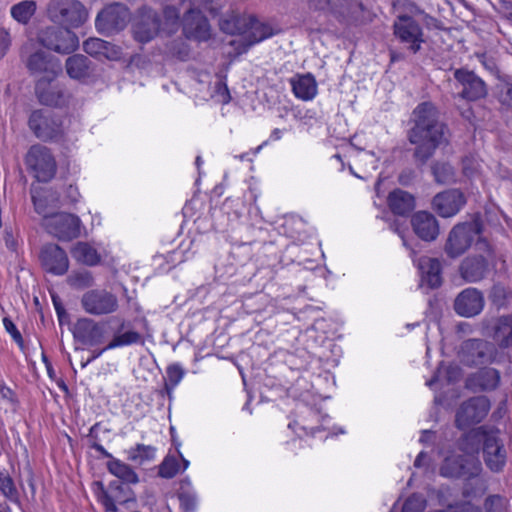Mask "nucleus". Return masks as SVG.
Wrapping results in <instances>:
<instances>
[{
    "label": "nucleus",
    "instance_id": "8fccbe9b",
    "mask_svg": "<svg viewBox=\"0 0 512 512\" xmlns=\"http://www.w3.org/2000/svg\"><path fill=\"white\" fill-rule=\"evenodd\" d=\"M346 0H310L309 8L324 14L340 16L344 14Z\"/></svg>",
    "mask_w": 512,
    "mask_h": 512
},
{
    "label": "nucleus",
    "instance_id": "39448f33",
    "mask_svg": "<svg viewBox=\"0 0 512 512\" xmlns=\"http://www.w3.org/2000/svg\"><path fill=\"white\" fill-rule=\"evenodd\" d=\"M221 30L229 34H239V40L231 41L234 44L240 42L242 47L240 52H245L252 45L259 43L272 36L269 26L257 21L254 18L232 17L224 19L220 23Z\"/></svg>",
    "mask_w": 512,
    "mask_h": 512
},
{
    "label": "nucleus",
    "instance_id": "f704fd0d",
    "mask_svg": "<svg viewBox=\"0 0 512 512\" xmlns=\"http://www.w3.org/2000/svg\"><path fill=\"white\" fill-rule=\"evenodd\" d=\"M415 234L424 241H433L439 234V225L436 218L429 212L419 211L411 220Z\"/></svg>",
    "mask_w": 512,
    "mask_h": 512
},
{
    "label": "nucleus",
    "instance_id": "5701e85b",
    "mask_svg": "<svg viewBox=\"0 0 512 512\" xmlns=\"http://www.w3.org/2000/svg\"><path fill=\"white\" fill-rule=\"evenodd\" d=\"M130 482H113L109 488H105L103 482H94L95 492L100 503L104 506L106 512H117L115 505L125 503L130 500Z\"/></svg>",
    "mask_w": 512,
    "mask_h": 512
},
{
    "label": "nucleus",
    "instance_id": "5fc2aeb1",
    "mask_svg": "<svg viewBox=\"0 0 512 512\" xmlns=\"http://www.w3.org/2000/svg\"><path fill=\"white\" fill-rule=\"evenodd\" d=\"M67 283L74 289H85L94 284V278L90 271H74L67 277Z\"/></svg>",
    "mask_w": 512,
    "mask_h": 512
},
{
    "label": "nucleus",
    "instance_id": "680f3d73",
    "mask_svg": "<svg viewBox=\"0 0 512 512\" xmlns=\"http://www.w3.org/2000/svg\"><path fill=\"white\" fill-rule=\"evenodd\" d=\"M424 508V502L416 495H412L404 502L401 512H422Z\"/></svg>",
    "mask_w": 512,
    "mask_h": 512
},
{
    "label": "nucleus",
    "instance_id": "412c9836",
    "mask_svg": "<svg viewBox=\"0 0 512 512\" xmlns=\"http://www.w3.org/2000/svg\"><path fill=\"white\" fill-rule=\"evenodd\" d=\"M394 34L401 43L414 53L421 46L423 40V32L420 25L410 16L399 15L394 22Z\"/></svg>",
    "mask_w": 512,
    "mask_h": 512
},
{
    "label": "nucleus",
    "instance_id": "37998d69",
    "mask_svg": "<svg viewBox=\"0 0 512 512\" xmlns=\"http://www.w3.org/2000/svg\"><path fill=\"white\" fill-rule=\"evenodd\" d=\"M388 205L394 214L404 216L415 208V199L410 193L395 189L389 193Z\"/></svg>",
    "mask_w": 512,
    "mask_h": 512
},
{
    "label": "nucleus",
    "instance_id": "bf43d9fd",
    "mask_svg": "<svg viewBox=\"0 0 512 512\" xmlns=\"http://www.w3.org/2000/svg\"><path fill=\"white\" fill-rule=\"evenodd\" d=\"M505 505L506 500L500 495H490L484 503L486 512H504Z\"/></svg>",
    "mask_w": 512,
    "mask_h": 512
},
{
    "label": "nucleus",
    "instance_id": "e433bc0d",
    "mask_svg": "<svg viewBox=\"0 0 512 512\" xmlns=\"http://www.w3.org/2000/svg\"><path fill=\"white\" fill-rule=\"evenodd\" d=\"M55 79H38L35 92L40 103L48 106L64 104L63 89L54 82Z\"/></svg>",
    "mask_w": 512,
    "mask_h": 512
},
{
    "label": "nucleus",
    "instance_id": "f8f14e48",
    "mask_svg": "<svg viewBox=\"0 0 512 512\" xmlns=\"http://www.w3.org/2000/svg\"><path fill=\"white\" fill-rule=\"evenodd\" d=\"M81 224V220L78 216L71 213L59 212L58 210L46 217L44 221H41V225L47 233L64 241H69L80 236Z\"/></svg>",
    "mask_w": 512,
    "mask_h": 512
},
{
    "label": "nucleus",
    "instance_id": "58836bf2",
    "mask_svg": "<svg viewBox=\"0 0 512 512\" xmlns=\"http://www.w3.org/2000/svg\"><path fill=\"white\" fill-rule=\"evenodd\" d=\"M84 51L98 59L118 60L121 58V49L100 38H89L83 43Z\"/></svg>",
    "mask_w": 512,
    "mask_h": 512
},
{
    "label": "nucleus",
    "instance_id": "6e6d98bb",
    "mask_svg": "<svg viewBox=\"0 0 512 512\" xmlns=\"http://www.w3.org/2000/svg\"><path fill=\"white\" fill-rule=\"evenodd\" d=\"M164 52L167 56L185 61L189 57L190 49L187 43L182 38H179L166 44Z\"/></svg>",
    "mask_w": 512,
    "mask_h": 512
},
{
    "label": "nucleus",
    "instance_id": "c9c22d12",
    "mask_svg": "<svg viewBox=\"0 0 512 512\" xmlns=\"http://www.w3.org/2000/svg\"><path fill=\"white\" fill-rule=\"evenodd\" d=\"M500 373L494 368H483L470 375L466 387L472 391H490L498 387Z\"/></svg>",
    "mask_w": 512,
    "mask_h": 512
},
{
    "label": "nucleus",
    "instance_id": "a878e982",
    "mask_svg": "<svg viewBox=\"0 0 512 512\" xmlns=\"http://www.w3.org/2000/svg\"><path fill=\"white\" fill-rule=\"evenodd\" d=\"M74 337L82 344L96 346L106 339V325L91 318H81L74 326Z\"/></svg>",
    "mask_w": 512,
    "mask_h": 512
},
{
    "label": "nucleus",
    "instance_id": "338daca9",
    "mask_svg": "<svg viewBox=\"0 0 512 512\" xmlns=\"http://www.w3.org/2000/svg\"><path fill=\"white\" fill-rule=\"evenodd\" d=\"M499 101L502 105L512 109V86L506 84L501 88Z\"/></svg>",
    "mask_w": 512,
    "mask_h": 512
},
{
    "label": "nucleus",
    "instance_id": "473e14b6",
    "mask_svg": "<svg viewBox=\"0 0 512 512\" xmlns=\"http://www.w3.org/2000/svg\"><path fill=\"white\" fill-rule=\"evenodd\" d=\"M65 68L68 76L82 83H89L95 76L91 61L84 55L75 54L67 58Z\"/></svg>",
    "mask_w": 512,
    "mask_h": 512
},
{
    "label": "nucleus",
    "instance_id": "dca6fc26",
    "mask_svg": "<svg viewBox=\"0 0 512 512\" xmlns=\"http://www.w3.org/2000/svg\"><path fill=\"white\" fill-rule=\"evenodd\" d=\"M111 321H116L119 323L118 327L113 331L112 339L104 348L100 350H94L92 356L85 363H82L83 368L95 359L99 358L104 352L108 350L143 343L142 335L132 329L129 322L119 317H114L111 319Z\"/></svg>",
    "mask_w": 512,
    "mask_h": 512
},
{
    "label": "nucleus",
    "instance_id": "aec40b11",
    "mask_svg": "<svg viewBox=\"0 0 512 512\" xmlns=\"http://www.w3.org/2000/svg\"><path fill=\"white\" fill-rule=\"evenodd\" d=\"M483 457L487 467L494 472L501 471L507 461V451L498 429H490L483 445Z\"/></svg>",
    "mask_w": 512,
    "mask_h": 512
},
{
    "label": "nucleus",
    "instance_id": "0eeeda50",
    "mask_svg": "<svg viewBox=\"0 0 512 512\" xmlns=\"http://www.w3.org/2000/svg\"><path fill=\"white\" fill-rule=\"evenodd\" d=\"M28 125L34 135L43 141L59 142L65 135L64 120L47 109L33 111Z\"/></svg>",
    "mask_w": 512,
    "mask_h": 512
},
{
    "label": "nucleus",
    "instance_id": "7ed1b4c3",
    "mask_svg": "<svg viewBox=\"0 0 512 512\" xmlns=\"http://www.w3.org/2000/svg\"><path fill=\"white\" fill-rule=\"evenodd\" d=\"M414 126L409 133L411 143L417 145L415 157L425 162L444 139V126L438 121V112L431 102L420 103L413 112Z\"/></svg>",
    "mask_w": 512,
    "mask_h": 512
},
{
    "label": "nucleus",
    "instance_id": "ddd939ff",
    "mask_svg": "<svg viewBox=\"0 0 512 512\" xmlns=\"http://www.w3.org/2000/svg\"><path fill=\"white\" fill-rule=\"evenodd\" d=\"M38 43L57 53L69 54L78 48L79 39L68 28L50 26L39 32Z\"/></svg>",
    "mask_w": 512,
    "mask_h": 512
},
{
    "label": "nucleus",
    "instance_id": "09e8293b",
    "mask_svg": "<svg viewBox=\"0 0 512 512\" xmlns=\"http://www.w3.org/2000/svg\"><path fill=\"white\" fill-rule=\"evenodd\" d=\"M37 4L33 0H24L15 5L10 9L12 18L20 24H27L32 16L35 14Z\"/></svg>",
    "mask_w": 512,
    "mask_h": 512
},
{
    "label": "nucleus",
    "instance_id": "a211bd4d",
    "mask_svg": "<svg viewBox=\"0 0 512 512\" xmlns=\"http://www.w3.org/2000/svg\"><path fill=\"white\" fill-rule=\"evenodd\" d=\"M129 18L127 7L120 3H114L105 7L97 15L95 25L100 33L109 35L124 29Z\"/></svg>",
    "mask_w": 512,
    "mask_h": 512
},
{
    "label": "nucleus",
    "instance_id": "1a4fd4ad",
    "mask_svg": "<svg viewBox=\"0 0 512 512\" xmlns=\"http://www.w3.org/2000/svg\"><path fill=\"white\" fill-rule=\"evenodd\" d=\"M35 44L33 39H29L22 47V55L29 54L27 68L32 74L40 76L39 79H55L62 70L59 59L42 50L32 52Z\"/></svg>",
    "mask_w": 512,
    "mask_h": 512
},
{
    "label": "nucleus",
    "instance_id": "79ce46f5",
    "mask_svg": "<svg viewBox=\"0 0 512 512\" xmlns=\"http://www.w3.org/2000/svg\"><path fill=\"white\" fill-rule=\"evenodd\" d=\"M189 466V461L186 460L178 451L175 453H168L159 465L158 474L162 478H173L178 473L185 471Z\"/></svg>",
    "mask_w": 512,
    "mask_h": 512
},
{
    "label": "nucleus",
    "instance_id": "864d4df0",
    "mask_svg": "<svg viewBox=\"0 0 512 512\" xmlns=\"http://www.w3.org/2000/svg\"><path fill=\"white\" fill-rule=\"evenodd\" d=\"M435 181L440 184H450L456 181V172L447 162H437L432 167Z\"/></svg>",
    "mask_w": 512,
    "mask_h": 512
},
{
    "label": "nucleus",
    "instance_id": "b1692460",
    "mask_svg": "<svg viewBox=\"0 0 512 512\" xmlns=\"http://www.w3.org/2000/svg\"><path fill=\"white\" fill-rule=\"evenodd\" d=\"M466 204L465 195L458 189H447L432 200L434 211L442 218L454 217Z\"/></svg>",
    "mask_w": 512,
    "mask_h": 512
},
{
    "label": "nucleus",
    "instance_id": "a18cd8bd",
    "mask_svg": "<svg viewBox=\"0 0 512 512\" xmlns=\"http://www.w3.org/2000/svg\"><path fill=\"white\" fill-rule=\"evenodd\" d=\"M71 255L77 262L87 266H95L101 261L97 249L87 242H77L71 249Z\"/></svg>",
    "mask_w": 512,
    "mask_h": 512
},
{
    "label": "nucleus",
    "instance_id": "2f4dec72",
    "mask_svg": "<svg viewBox=\"0 0 512 512\" xmlns=\"http://www.w3.org/2000/svg\"><path fill=\"white\" fill-rule=\"evenodd\" d=\"M198 77L199 83L208 82V93L211 99L221 104L230 102L231 96L226 83V72L221 71L213 77L209 73H200Z\"/></svg>",
    "mask_w": 512,
    "mask_h": 512
},
{
    "label": "nucleus",
    "instance_id": "6ab92c4d",
    "mask_svg": "<svg viewBox=\"0 0 512 512\" xmlns=\"http://www.w3.org/2000/svg\"><path fill=\"white\" fill-rule=\"evenodd\" d=\"M39 261L42 269L54 276L65 275L70 266L66 251L54 243H48L41 247Z\"/></svg>",
    "mask_w": 512,
    "mask_h": 512
},
{
    "label": "nucleus",
    "instance_id": "ea45409f",
    "mask_svg": "<svg viewBox=\"0 0 512 512\" xmlns=\"http://www.w3.org/2000/svg\"><path fill=\"white\" fill-rule=\"evenodd\" d=\"M431 497H435L440 505L447 508L445 512H481V509L471 504L470 501L454 503L451 489L445 484H442L437 491H434Z\"/></svg>",
    "mask_w": 512,
    "mask_h": 512
},
{
    "label": "nucleus",
    "instance_id": "bb28decb",
    "mask_svg": "<svg viewBox=\"0 0 512 512\" xmlns=\"http://www.w3.org/2000/svg\"><path fill=\"white\" fill-rule=\"evenodd\" d=\"M183 33L187 39L207 41L211 36L207 18L199 10L190 8L183 18Z\"/></svg>",
    "mask_w": 512,
    "mask_h": 512
},
{
    "label": "nucleus",
    "instance_id": "13d9d810",
    "mask_svg": "<svg viewBox=\"0 0 512 512\" xmlns=\"http://www.w3.org/2000/svg\"><path fill=\"white\" fill-rule=\"evenodd\" d=\"M180 507L184 512H193L196 508V496L193 493L181 490L177 493Z\"/></svg>",
    "mask_w": 512,
    "mask_h": 512
},
{
    "label": "nucleus",
    "instance_id": "f257e3e1",
    "mask_svg": "<svg viewBox=\"0 0 512 512\" xmlns=\"http://www.w3.org/2000/svg\"><path fill=\"white\" fill-rule=\"evenodd\" d=\"M263 222L259 207L240 198H229L221 207L211 210L210 216H199L194 220L196 230L206 233L215 230L227 233L235 243L249 244L254 241L256 231Z\"/></svg>",
    "mask_w": 512,
    "mask_h": 512
},
{
    "label": "nucleus",
    "instance_id": "69168bd1",
    "mask_svg": "<svg viewBox=\"0 0 512 512\" xmlns=\"http://www.w3.org/2000/svg\"><path fill=\"white\" fill-rule=\"evenodd\" d=\"M0 490L11 501L18 500V490L15 482H1Z\"/></svg>",
    "mask_w": 512,
    "mask_h": 512
},
{
    "label": "nucleus",
    "instance_id": "f3484780",
    "mask_svg": "<svg viewBox=\"0 0 512 512\" xmlns=\"http://www.w3.org/2000/svg\"><path fill=\"white\" fill-rule=\"evenodd\" d=\"M490 401L485 396H476L463 402L456 412L455 423L459 429H466L480 423L488 415Z\"/></svg>",
    "mask_w": 512,
    "mask_h": 512
},
{
    "label": "nucleus",
    "instance_id": "393cba45",
    "mask_svg": "<svg viewBox=\"0 0 512 512\" xmlns=\"http://www.w3.org/2000/svg\"><path fill=\"white\" fill-rule=\"evenodd\" d=\"M31 197L35 212L44 221L46 217L52 215L61 207V197L59 193L49 187L33 186Z\"/></svg>",
    "mask_w": 512,
    "mask_h": 512
},
{
    "label": "nucleus",
    "instance_id": "3c124183",
    "mask_svg": "<svg viewBox=\"0 0 512 512\" xmlns=\"http://www.w3.org/2000/svg\"><path fill=\"white\" fill-rule=\"evenodd\" d=\"M413 466L414 472L412 473V477L431 478L434 476V463L431 456L425 451L419 452L414 460Z\"/></svg>",
    "mask_w": 512,
    "mask_h": 512
},
{
    "label": "nucleus",
    "instance_id": "423d86ee",
    "mask_svg": "<svg viewBox=\"0 0 512 512\" xmlns=\"http://www.w3.org/2000/svg\"><path fill=\"white\" fill-rule=\"evenodd\" d=\"M482 230V222L479 216H474L471 221L456 224L449 232L445 252L450 258H457L464 254L478 237Z\"/></svg>",
    "mask_w": 512,
    "mask_h": 512
},
{
    "label": "nucleus",
    "instance_id": "2eb2a0df",
    "mask_svg": "<svg viewBox=\"0 0 512 512\" xmlns=\"http://www.w3.org/2000/svg\"><path fill=\"white\" fill-rule=\"evenodd\" d=\"M80 303L82 309L93 316L113 314L119 308L118 297L113 292L102 288L86 291Z\"/></svg>",
    "mask_w": 512,
    "mask_h": 512
},
{
    "label": "nucleus",
    "instance_id": "f03ea898",
    "mask_svg": "<svg viewBox=\"0 0 512 512\" xmlns=\"http://www.w3.org/2000/svg\"><path fill=\"white\" fill-rule=\"evenodd\" d=\"M321 402L319 396L309 391L300 395L292 419L288 423V429L296 436L288 442L290 450L311 447L313 440L323 441L329 436L345 434L342 427L332 425L330 416L322 411Z\"/></svg>",
    "mask_w": 512,
    "mask_h": 512
},
{
    "label": "nucleus",
    "instance_id": "20e7f679",
    "mask_svg": "<svg viewBox=\"0 0 512 512\" xmlns=\"http://www.w3.org/2000/svg\"><path fill=\"white\" fill-rule=\"evenodd\" d=\"M164 21L159 15L148 7L139 9L134 23L133 35L136 41L147 43L161 31L167 34L176 32L179 28L180 11L174 6H166L163 10Z\"/></svg>",
    "mask_w": 512,
    "mask_h": 512
},
{
    "label": "nucleus",
    "instance_id": "4be33fe9",
    "mask_svg": "<svg viewBox=\"0 0 512 512\" xmlns=\"http://www.w3.org/2000/svg\"><path fill=\"white\" fill-rule=\"evenodd\" d=\"M462 377V370L457 364H445L442 362L433 377L426 381V386L435 392L434 403L441 405L443 397L442 390L446 386L458 382Z\"/></svg>",
    "mask_w": 512,
    "mask_h": 512
},
{
    "label": "nucleus",
    "instance_id": "e2e57ef3",
    "mask_svg": "<svg viewBox=\"0 0 512 512\" xmlns=\"http://www.w3.org/2000/svg\"><path fill=\"white\" fill-rule=\"evenodd\" d=\"M3 325H4V328L7 331V333H9L10 336L12 337V339L16 343L21 345L23 342V338H22L21 333L17 329L16 325L13 323V321L10 318L5 317L3 319Z\"/></svg>",
    "mask_w": 512,
    "mask_h": 512
},
{
    "label": "nucleus",
    "instance_id": "603ef678",
    "mask_svg": "<svg viewBox=\"0 0 512 512\" xmlns=\"http://www.w3.org/2000/svg\"><path fill=\"white\" fill-rule=\"evenodd\" d=\"M185 370L179 363H173L166 369L165 390L171 398L173 391L180 384L185 376Z\"/></svg>",
    "mask_w": 512,
    "mask_h": 512
},
{
    "label": "nucleus",
    "instance_id": "4c0bfd02",
    "mask_svg": "<svg viewBox=\"0 0 512 512\" xmlns=\"http://www.w3.org/2000/svg\"><path fill=\"white\" fill-rule=\"evenodd\" d=\"M294 96L302 101L313 100L318 93V84L311 73L296 74L290 79Z\"/></svg>",
    "mask_w": 512,
    "mask_h": 512
},
{
    "label": "nucleus",
    "instance_id": "a19ab883",
    "mask_svg": "<svg viewBox=\"0 0 512 512\" xmlns=\"http://www.w3.org/2000/svg\"><path fill=\"white\" fill-rule=\"evenodd\" d=\"M490 336L500 349L512 348V314L498 317L493 324Z\"/></svg>",
    "mask_w": 512,
    "mask_h": 512
},
{
    "label": "nucleus",
    "instance_id": "774afa93",
    "mask_svg": "<svg viewBox=\"0 0 512 512\" xmlns=\"http://www.w3.org/2000/svg\"><path fill=\"white\" fill-rule=\"evenodd\" d=\"M11 45V37L7 30L0 29V57H3Z\"/></svg>",
    "mask_w": 512,
    "mask_h": 512
},
{
    "label": "nucleus",
    "instance_id": "7c9ffc66",
    "mask_svg": "<svg viewBox=\"0 0 512 512\" xmlns=\"http://www.w3.org/2000/svg\"><path fill=\"white\" fill-rule=\"evenodd\" d=\"M420 272L421 288L435 289L442 283V267L441 262L436 258L420 257L418 260L413 259Z\"/></svg>",
    "mask_w": 512,
    "mask_h": 512
},
{
    "label": "nucleus",
    "instance_id": "4d7b16f0",
    "mask_svg": "<svg viewBox=\"0 0 512 512\" xmlns=\"http://www.w3.org/2000/svg\"><path fill=\"white\" fill-rule=\"evenodd\" d=\"M487 490L485 482H464L462 487V496L467 501L481 498Z\"/></svg>",
    "mask_w": 512,
    "mask_h": 512
},
{
    "label": "nucleus",
    "instance_id": "cd10ccee",
    "mask_svg": "<svg viewBox=\"0 0 512 512\" xmlns=\"http://www.w3.org/2000/svg\"><path fill=\"white\" fill-rule=\"evenodd\" d=\"M493 346L483 339H468L461 347V359L469 366L487 363L492 358Z\"/></svg>",
    "mask_w": 512,
    "mask_h": 512
},
{
    "label": "nucleus",
    "instance_id": "4468645a",
    "mask_svg": "<svg viewBox=\"0 0 512 512\" xmlns=\"http://www.w3.org/2000/svg\"><path fill=\"white\" fill-rule=\"evenodd\" d=\"M25 163L39 182L49 181L56 173V161L51 151L40 144L30 147Z\"/></svg>",
    "mask_w": 512,
    "mask_h": 512
},
{
    "label": "nucleus",
    "instance_id": "49530a36",
    "mask_svg": "<svg viewBox=\"0 0 512 512\" xmlns=\"http://www.w3.org/2000/svg\"><path fill=\"white\" fill-rule=\"evenodd\" d=\"M127 460L130 462L143 465L153 461L156 457V448L152 445L137 443L136 445L124 451Z\"/></svg>",
    "mask_w": 512,
    "mask_h": 512
},
{
    "label": "nucleus",
    "instance_id": "6e6552de",
    "mask_svg": "<svg viewBox=\"0 0 512 512\" xmlns=\"http://www.w3.org/2000/svg\"><path fill=\"white\" fill-rule=\"evenodd\" d=\"M47 15L54 23L77 28L87 20L88 11L78 0H51Z\"/></svg>",
    "mask_w": 512,
    "mask_h": 512
},
{
    "label": "nucleus",
    "instance_id": "c85d7f7f",
    "mask_svg": "<svg viewBox=\"0 0 512 512\" xmlns=\"http://www.w3.org/2000/svg\"><path fill=\"white\" fill-rule=\"evenodd\" d=\"M484 296L476 288H466L454 301L455 312L463 317H473L481 313L484 308Z\"/></svg>",
    "mask_w": 512,
    "mask_h": 512
},
{
    "label": "nucleus",
    "instance_id": "052dcab7",
    "mask_svg": "<svg viewBox=\"0 0 512 512\" xmlns=\"http://www.w3.org/2000/svg\"><path fill=\"white\" fill-rule=\"evenodd\" d=\"M81 195L77 186L68 185L64 189L63 197L61 198L62 205H75L80 201Z\"/></svg>",
    "mask_w": 512,
    "mask_h": 512
},
{
    "label": "nucleus",
    "instance_id": "9d476101",
    "mask_svg": "<svg viewBox=\"0 0 512 512\" xmlns=\"http://www.w3.org/2000/svg\"><path fill=\"white\" fill-rule=\"evenodd\" d=\"M476 248L483 254L466 257L459 267L461 277L469 283L482 280L487 275L489 264L493 260V250L486 240L480 238Z\"/></svg>",
    "mask_w": 512,
    "mask_h": 512
},
{
    "label": "nucleus",
    "instance_id": "c756f323",
    "mask_svg": "<svg viewBox=\"0 0 512 512\" xmlns=\"http://www.w3.org/2000/svg\"><path fill=\"white\" fill-rule=\"evenodd\" d=\"M454 77L462 87L460 95L463 99L474 101L486 95L485 83L473 72L457 69Z\"/></svg>",
    "mask_w": 512,
    "mask_h": 512
},
{
    "label": "nucleus",
    "instance_id": "c03bdc74",
    "mask_svg": "<svg viewBox=\"0 0 512 512\" xmlns=\"http://www.w3.org/2000/svg\"><path fill=\"white\" fill-rule=\"evenodd\" d=\"M198 246L199 245L194 238L187 237L183 239L177 249L168 254L167 262L176 266L192 259L198 251Z\"/></svg>",
    "mask_w": 512,
    "mask_h": 512
},
{
    "label": "nucleus",
    "instance_id": "de8ad7c7",
    "mask_svg": "<svg viewBox=\"0 0 512 512\" xmlns=\"http://www.w3.org/2000/svg\"><path fill=\"white\" fill-rule=\"evenodd\" d=\"M107 470L118 480H138L133 468L114 456L106 464Z\"/></svg>",
    "mask_w": 512,
    "mask_h": 512
},
{
    "label": "nucleus",
    "instance_id": "9b49d317",
    "mask_svg": "<svg viewBox=\"0 0 512 512\" xmlns=\"http://www.w3.org/2000/svg\"><path fill=\"white\" fill-rule=\"evenodd\" d=\"M481 471L482 465L477 457L464 458L454 453L445 456L440 467L442 477L457 480H474Z\"/></svg>",
    "mask_w": 512,
    "mask_h": 512
},
{
    "label": "nucleus",
    "instance_id": "0e129e2a",
    "mask_svg": "<svg viewBox=\"0 0 512 512\" xmlns=\"http://www.w3.org/2000/svg\"><path fill=\"white\" fill-rule=\"evenodd\" d=\"M479 170V163L473 156L463 159V172L467 177H473Z\"/></svg>",
    "mask_w": 512,
    "mask_h": 512
},
{
    "label": "nucleus",
    "instance_id": "72a5a7b5",
    "mask_svg": "<svg viewBox=\"0 0 512 512\" xmlns=\"http://www.w3.org/2000/svg\"><path fill=\"white\" fill-rule=\"evenodd\" d=\"M489 428L480 426L465 433L458 440L459 450L463 453L462 457H477L481 446L485 444V438L489 433Z\"/></svg>",
    "mask_w": 512,
    "mask_h": 512
}]
</instances>
